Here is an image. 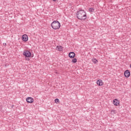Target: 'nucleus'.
I'll return each mask as SVG.
<instances>
[{
	"label": "nucleus",
	"mask_w": 131,
	"mask_h": 131,
	"mask_svg": "<svg viewBox=\"0 0 131 131\" xmlns=\"http://www.w3.org/2000/svg\"><path fill=\"white\" fill-rule=\"evenodd\" d=\"M77 18L79 20H85L86 19V13L83 10L77 12Z\"/></svg>",
	"instance_id": "obj_1"
},
{
	"label": "nucleus",
	"mask_w": 131,
	"mask_h": 131,
	"mask_svg": "<svg viewBox=\"0 0 131 131\" xmlns=\"http://www.w3.org/2000/svg\"><path fill=\"white\" fill-rule=\"evenodd\" d=\"M27 103H32L34 102V99L32 97H27L26 99Z\"/></svg>",
	"instance_id": "obj_4"
},
{
	"label": "nucleus",
	"mask_w": 131,
	"mask_h": 131,
	"mask_svg": "<svg viewBox=\"0 0 131 131\" xmlns=\"http://www.w3.org/2000/svg\"><path fill=\"white\" fill-rule=\"evenodd\" d=\"M55 103H56V104H58V103H59V102H60V101L59 100V99L56 98L55 99Z\"/></svg>",
	"instance_id": "obj_14"
},
{
	"label": "nucleus",
	"mask_w": 131,
	"mask_h": 131,
	"mask_svg": "<svg viewBox=\"0 0 131 131\" xmlns=\"http://www.w3.org/2000/svg\"><path fill=\"white\" fill-rule=\"evenodd\" d=\"M56 50L57 51H63V47L61 46H58L56 47Z\"/></svg>",
	"instance_id": "obj_10"
},
{
	"label": "nucleus",
	"mask_w": 131,
	"mask_h": 131,
	"mask_svg": "<svg viewBox=\"0 0 131 131\" xmlns=\"http://www.w3.org/2000/svg\"><path fill=\"white\" fill-rule=\"evenodd\" d=\"M61 26L60 23L58 20H54L51 24V27L53 29H59Z\"/></svg>",
	"instance_id": "obj_2"
},
{
	"label": "nucleus",
	"mask_w": 131,
	"mask_h": 131,
	"mask_svg": "<svg viewBox=\"0 0 131 131\" xmlns=\"http://www.w3.org/2000/svg\"><path fill=\"white\" fill-rule=\"evenodd\" d=\"M21 38L24 41H27V40H28V36L26 34H24L22 36Z\"/></svg>",
	"instance_id": "obj_6"
},
{
	"label": "nucleus",
	"mask_w": 131,
	"mask_h": 131,
	"mask_svg": "<svg viewBox=\"0 0 131 131\" xmlns=\"http://www.w3.org/2000/svg\"><path fill=\"white\" fill-rule=\"evenodd\" d=\"M130 75V72H129V70H127L124 72V76L125 77H129Z\"/></svg>",
	"instance_id": "obj_5"
},
{
	"label": "nucleus",
	"mask_w": 131,
	"mask_h": 131,
	"mask_svg": "<svg viewBox=\"0 0 131 131\" xmlns=\"http://www.w3.org/2000/svg\"><path fill=\"white\" fill-rule=\"evenodd\" d=\"M92 61L95 63V64L98 63V60H97L96 58L92 59Z\"/></svg>",
	"instance_id": "obj_13"
},
{
	"label": "nucleus",
	"mask_w": 131,
	"mask_h": 131,
	"mask_svg": "<svg viewBox=\"0 0 131 131\" xmlns=\"http://www.w3.org/2000/svg\"><path fill=\"white\" fill-rule=\"evenodd\" d=\"M23 55L24 56H25V57L30 58V57H31V52L28 50L25 51L23 53Z\"/></svg>",
	"instance_id": "obj_3"
},
{
	"label": "nucleus",
	"mask_w": 131,
	"mask_h": 131,
	"mask_svg": "<svg viewBox=\"0 0 131 131\" xmlns=\"http://www.w3.org/2000/svg\"><path fill=\"white\" fill-rule=\"evenodd\" d=\"M69 56L70 58H71V59H73V58L75 57V53L74 52H70L69 54Z\"/></svg>",
	"instance_id": "obj_7"
},
{
	"label": "nucleus",
	"mask_w": 131,
	"mask_h": 131,
	"mask_svg": "<svg viewBox=\"0 0 131 131\" xmlns=\"http://www.w3.org/2000/svg\"><path fill=\"white\" fill-rule=\"evenodd\" d=\"M113 103L115 106H118V105H119V101H118L117 99H115V100H114Z\"/></svg>",
	"instance_id": "obj_8"
},
{
	"label": "nucleus",
	"mask_w": 131,
	"mask_h": 131,
	"mask_svg": "<svg viewBox=\"0 0 131 131\" xmlns=\"http://www.w3.org/2000/svg\"><path fill=\"white\" fill-rule=\"evenodd\" d=\"M111 114H116V113L115 112V111H111Z\"/></svg>",
	"instance_id": "obj_15"
},
{
	"label": "nucleus",
	"mask_w": 131,
	"mask_h": 131,
	"mask_svg": "<svg viewBox=\"0 0 131 131\" xmlns=\"http://www.w3.org/2000/svg\"><path fill=\"white\" fill-rule=\"evenodd\" d=\"M89 12L90 13H93V12H95V9L93 8H89Z\"/></svg>",
	"instance_id": "obj_11"
},
{
	"label": "nucleus",
	"mask_w": 131,
	"mask_h": 131,
	"mask_svg": "<svg viewBox=\"0 0 131 131\" xmlns=\"http://www.w3.org/2000/svg\"><path fill=\"white\" fill-rule=\"evenodd\" d=\"M76 62H77V59L76 58H73L72 59V62L73 63H76Z\"/></svg>",
	"instance_id": "obj_12"
},
{
	"label": "nucleus",
	"mask_w": 131,
	"mask_h": 131,
	"mask_svg": "<svg viewBox=\"0 0 131 131\" xmlns=\"http://www.w3.org/2000/svg\"><path fill=\"white\" fill-rule=\"evenodd\" d=\"M53 2H56V1H57V0H53Z\"/></svg>",
	"instance_id": "obj_16"
},
{
	"label": "nucleus",
	"mask_w": 131,
	"mask_h": 131,
	"mask_svg": "<svg viewBox=\"0 0 131 131\" xmlns=\"http://www.w3.org/2000/svg\"><path fill=\"white\" fill-rule=\"evenodd\" d=\"M97 84H98V85H99V86H101V85H103V81H102V80H98L97 81Z\"/></svg>",
	"instance_id": "obj_9"
}]
</instances>
